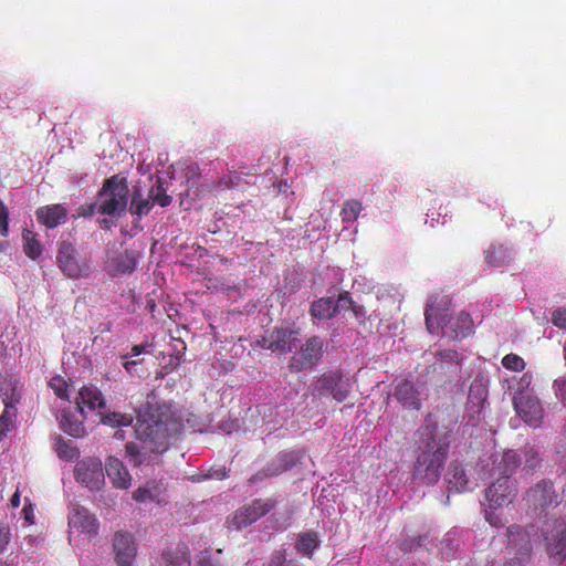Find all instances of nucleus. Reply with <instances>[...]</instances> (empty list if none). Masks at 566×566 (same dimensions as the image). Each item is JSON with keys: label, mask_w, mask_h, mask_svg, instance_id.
Segmentation results:
<instances>
[{"label": "nucleus", "mask_w": 566, "mask_h": 566, "mask_svg": "<svg viewBox=\"0 0 566 566\" xmlns=\"http://www.w3.org/2000/svg\"><path fill=\"white\" fill-rule=\"evenodd\" d=\"M488 385L483 377H475L470 385L467 409L473 413H480L488 399Z\"/></svg>", "instance_id": "6ab92c4d"}, {"label": "nucleus", "mask_w": 566, "mask_h": 566, "mask_svg": "<svg viewBox=\"0 0 566 566\" xmlns=\"http://www.w3.org/2000/svg\"><path fill=\"white\" fill-rule=\"evenodd\" d=\"M446 481L450 492L461 493L468 490L469 480L462 464L458 461H452L449 464Z\"/></svg>", "instance_id": "5701e85b"}, {"label": "nucleus", "mask_w": 566, "mask_h": 566, "mask_svg": "<svg viewBox=\"0 0 566 566\" xmlns=\"http://www.w3.org/2000/svg\"><path fill=\"white\" fill-rule=\"evenodd\" d=\"M451 298L443 293H436L428 300L424 318L429 333L438 335L441 331L449 326Z\"/></svg>", "instance_id": "423d86ee"}, {"label": "nucleus", "mask_w": 566, "mask_h": 566, "mask_svg": "<svg viewBox=\"0 0 566 566\" xmlns=\"http://www.w3.org/2000/svg\"><path fill=\"white\" fill-rule=\"evenodd\" d=\"M145 349H146V346L143 344L134 345L132 347V352H130L129 356H139L140 354H143L145 352Z\"/></svg>", "instance_id": "13d9d810"}, {"label": "nucleus", "mask_w": 566, "mask_h": 566, "mask_svg": "<svg viewBox=\"0 0 566 566\" xmlns=\"http://www.w3.org/2000/svg\"><path fill=\"white\" fill-rule=\"evenodd\" d=\"M492 510L493 509L485 510V520L494 527L502 526L501 517L496 515Z\"/></svg>", "instance_id": "864d4df0"}, {"label": "nucleus", "mask_w": 566, "mask_h": 566, "mask_svg": "<svg viewBox=\"0 0 566 566\" xmlns=\"http://www.w3.org/2000/svg\"><path fill=\"white\" fill-rule=\"evenodd\" d=\"M450 335L452 338H465L473 333V319L470 314L461 312L455 318L451 317Z\"/></svg>", "instance_id": "393cba45"}, {"label": "nucleus", "mask_w": 566, "mask_h": 566, "mask_svg": "<svg viewBox=\"0 0 566 566\" xmlns=\"http://www.w3.org/2000/svg\"><path fill=\"white\" fill-rule=\"evenodd\" d=\"M0 234L2 237H8L9 234V211L0 199Z\"/></svg>", "instance_id": "a18cd8bd"}, {"label": "nucleus", "mask_w": 566, "mask_h": 566, "mask_svg": "<svg viewBox=\"0 0 566 566\" xmlns=\"http://www.w3.org/2000/svg\"><path fill=\"white\" fill-rule=\"evenodd\" d=\"M138 256V252L125 250L123 253L112 259L109 266L114 274L132 273L136 268Z\"/></svg>", "instance_id": "b1692460"}, {"label": "nucleus", "mask_w": 566, "mask_h": 566, "mask_svg": "<svg viewBox=\"0 0 566 566\" xmlns=\"http://www.w3.org/2000/svg\"><path fill=\"white\" fill-rule=\"evenodd\" d=\"M352 381L340 370L322 374L312 385L313 398L332 397L337 402H343L349 396Z\"/></svg>", "instance_id": "20e7f679"}, {"label": "nucleus", "mask_w": 566, "mask_h": 566, "mask_svg": "<svg viewBox=\"0 0 566 566\" xmlns=\"http://www.w3.org/2000/svg\"><path fill=\"white\" fill-rule=\"evenodd\" d=\"M129 188L126 178L118 175L107 178L97 193L96 209L101 214L119 217L126 211Z\"/></svg>", "instance_id": "7ed1b4c3"}, {"label": "nucleus", "mask_w": 566, "mask_h": 566, "mask_svg": "<svg viewBox=\"0 0 566 566\" xmlns=\"http://www.w3.org/2000/svg\"><path fill=\"white\" fill-rule=\"evenodd\" d=\"M76 405L80 412L84 413V408L91 411L104 408L105 399L95 386H83L76 397Z\"/></svg>", "instance_id": "412c9836"}, {"label": "nucleus", "mask_w": 566, "mask_h": 566, "mask_svg": "<svg viewBox=\"0 0 566 566\" xmlns=\"http://www.w3.org/2000/svg\"><path fill=\"white\" fill-rule=\"evenodd\" d=\"M10 502L12 507H18L20 505V493L18 491L12 495Z\"/></svg>", "instance_id": "052dcab7"}, {"label": "nucleus", "mask_w": 566, "mask_h": 566, "mask_svg": "<svg viewBox=\"0 0 566 566\" xmlns=\"http://www.w3.org/2000/svg\"><path fill=\"white\" fill-rule=\"evenodd\" d=\"M290 467H291V463L286 461V455H283V457L277 458L272 463L268 464L264 468V471H265L264 474L268 475L269 478L277 476V475L282 474L283 472H285Z\"/></svg>", "instance_id": "ea45409f"}, {"label": "nucleus", "mask_w": 566, "mask_h": 566, "mask_svg": "<svg viewBox=\"0 0 566 566\" xmlns=\"http://www.w3.org/2000/svg\"><path fill=\"white\" fill-rule=\"evenodd\" d=\"M338 305L332 297H322L311 304L310 314L314 318L328 319L337 314Z\"/></svg>", "instance_id": "bb28decb"}, {"label": "nucleus", "mask_w": 566, "mask_h": 566, "mask_svg": "<svg viewBox=\"0 0 566 566\" xmlns=\"http://www.w3.org/2000/svg\"><path fill=\"white\" fill-rule=\"evenodd\" d=\"M323 354V338L317 335L311 336L301 345L298 352L292 356L290 368L292 371L311 369L321 360Z\"/></svg>", "instance_id": "6e6552de"}, {"label": "nucleus", "mask_w": 566, "mask_h": 566, "mask_svg": "<svg viewBox=\"0 0 566 566\" xmlns=\"http://www.w3.org/2000/svg\"><path fill=\"white\" fill-rule=\"evenodd\" d=\"M517 492L516 483L507 479V476H500L485 490V499L489 502V507L496 510L504 504L511 503Z\"/></svg>", "instance_id": "f8f14e48"}, {"label": "nucleus", "mask_w": 566, "mask_h": 566, "mask_svg": "<svg viewBox=\"0 0 566 566\" xmlns=\"http://www.w3.org/2000/svg\"><path fill=\"white\" fill-rule=\"evenodd\" d=\"M188 174H191V177L199 176V167L196 164H192L188 167Z\"/></svg>", "instance_id": "680f3d73"}, {"label": "nucleus", "mask_w": 566, "mask_h": 566, "mask_svg": "<svg viewBox=\"0 0 566 566\" xmlns=\"http://www.w3.org/2000/svg\"><path fill=\"white\" fill-rule=\"evenodd\" d=\"M54 449L57 457L62 460L71 461L78 458L80 455L78 448L61 437L56 439Z\"/></svg>", "instance_id": "f704fd0d"}, {"label": "nucleus", "mask_w": 566, "mask_h": 566, "mask_svg": "<svg viewBox=\"0 0 566 566\" xmlns=\"http://www.w3.org/2000/svg\"><path fill=\"white\" fill-rule=\"evenodd\" d=\"M264 473H265V471H264V469H262V470H260L259 472H256L255 474H253V475L249 479V481H250L251 483H258V482H260V481H262V480H264V479L269 478V476H268V475H265Z\"/></svg>", "instance_id": "4d7b16f0"}, {"label": "nucleus", "mask_w": 566, "mask_h": 566, "mask_svg": "<svg viewBox=\"0 0 566 566\" xmlns=\"http://www.w3.org/2000/svg\"><path fill=\"white\" fill-rule=\"evenodd\" d=\"M439 356L446 361L455 363L458 365L462 361V356L453 349L441 350L439 352Z\"/></svg>", "instance_id": "09e8293b"}, {"label": "nucleus", "mask_w": 566, "mask_h": 566, "mask_svg": "<svg viewBox=\"0 0 566 566\" xmlns=\"http://www.w3.org/2000/svg\"><path fill=\"white\" fill-rule=\"evenodd\" d=\"M210 476H217L218 479H223L227 476L226 468H222L220 471H217L213 474H210Z\"/></svg>", "instance_id": "0e129e2a"}, {"label": "nucleus", "mask_w": 566, "mask_h": 566, "mask_svg": "<svg viewBox=\"0 0 566 566\" xmlns=\"http://www.w3.org/2000/svg\"><path fill=\"white\" fill-rule=\"evenodd\" d=\"M163 558L169 566H190V553L185 544L167 549Z\"/></svg>", "instance_id": "cd10ccee"}, {"label": "nucleus", "mask_w": 566, "mask_h": 566, "mask_svg": "<svg viewBox=\"0 0 566 566\" xmlns=\"http://www.w3.org/2000/svg\"><path fill=\"white\" fill-rule=\"evenodd\" d=\"M350 310L353 311V313L356 317H361L365 314L364 307L360 305H357L356 303L354 304V306L350 307Z\"/></svg>", "instance_id": "bf43d9fd"}, {"label": "nucleus", "mask_w": 566, "mask_h": 566, "mask_svg": "<svg viewBox=\"0 0 566 566\" xmlns=\"http://www.w3.org/2000/svg\"><path fill=\"white\" fill-rule=\"evenodd\" d=\"M521 464V458L514 450H507L503 453L502 459L499 463V471L501 476H507V479H511V476L515 473L516 469Z\"/></svg>", "instance_id": "7c9ffc66"}, {"label": "nucleus", "mask_w": 566, "mask_h": 566, "mask_svg": "<svg viewBox=\"0 0 566 566\" xmlns=\"http://www.w3.org/2000/svg\"><path fill=\"white\" fill-rule=\"evenodd\" d=\"M219 560H213L208 551H203L198 556L195 566H219Z\"/></svg>", "instance_id": "8fccbe9b"}, {"label": "nucleus", "mask_w": 566, "mask_h": 566, "mask_svg": "<svg viewBox=\"0 0 566 566\" xmlns=\"http://www.w3.org/2000/svg\"><path fill=\"white\" fill-rule=\"evenodd\" d=\"M336 304L338 305V307L340 306L343 308H350L352 306H354L355 302L348 292H343L338 295Z\"/></svg>", "instance_id": "603ef678"}, {"label": "nucleus", "mask_w": 566, "mask_h": 566, "mask_svg": "<svg viewBox=\"0 0 566 566\" xmlns=\"http://www.w3.org/2000/svg\"><path fill=\"white\" fill-rule=\"evenodd\" d=\"M15 418L17 409L4 407V410L0 416V440H2L8 434V432L12 430L14 427Z\"/></svg>", "instance_id": "e433bc0d"}, {"label": "nucleus", "mask_w": 566, "mask_h": 566, "mask_svg": "<svg viewBox=\"0 0 566 566\" xmlns=\"http://www.w3.org/2000/svg\"><path fill=\"white\" fill-rule=\"evenodd\" d=\"M126 453L129 457L130 461L135 465H139L143 462L142 453L139 447L134 442H128L125 447Z\"/></svg>", "instance_id": "49530a36"}, {"label": "nucleus", "mask_w": 566, "mask_h": 566, "mask_svg": "<svg viewBox=\"0 0 566 566\" xmlns=\"http://www.w3.org/2000/svg\"><path fill=\"white\" fill-rule=\"evenodd\" d=\"M154 203L151 199L144 198L140 189L134 188L130 206H129V212L134 216H137L138 218H142L144 216H147L150 210L153 209Z\"/></svg>", "instance_id": "c85d7f7f"}, {"label": "nucleus", "mask_w": 566, "mask_h": 566, "mask_svg": "<svg viewBox=\"0 0 566 566\" xmlns=\"http://www.w3.org/2000/svg\"><path fill=\"white\" fill-rule=\"evenodd\" d=\"M547 553L562 562L566 557V523L555 521L554 533L545 536Z\"/></svg>", "instance_id": "f3484780"}, {"label": "nucleus", "mask_w": 566, "mask_h": 566, "mask_svg": "<svg viewBox=\"0 0 566 566\" xmlns=\"http://www.w3.org/2000/svg\"><path fill=\"white\" fill-rule=\"evenodd\" d=\"M240 177L235 172H230L229 175L223 176L216 182L214 187L218 189H231L238 186V181Z\"/></svg>", "instance_id": "c03bdc74"}, {"label": "nucleus", "mask_w": 566, "mask_h": 566, "mask_svg": "<svg viewBox=\"0 0 566 566\" xmlns=\"http://www.w3.org/2000/svg\"><path fill=\"white\" fill-rule=\"evenodd\" d=\"M56 263L61 272L69 279L78 280L91 274L90 262L78 255L76 248L70 241L60 242Z\"/></svg>", "instance_id": "39448f33"}, {"label": "nucleus", "mask_w": 566, "mask_h": 566, "mask_svg": "<svg viewBox=\"0 0 566 566\" xmlns=\"http://www.w3.org/2000/svg\"><path fill=\"white\" fill-rule=\"evenodd\" d=\"M361 211V202L358 200H347L340 211V217L344 222L355 221Z\"/></svg>", "instance_id": "58836bf2"}, {"label": "nucleus", "mask_w": 566, "mask_h": 566, "mask_svg": "<svg viewBox=\"0 0 566 566\" xmlns=\"http://www.w3.org/2000/svg\"><path fill=\"white\" fill-rule=\"evenodd\" d=\"M528 556H515L513 558L507 559L503 566H526Z\"/></svg>", "instance_id": "5fc2aeb1"}, {"label": "nucleus", "mask_w": 566, "mask_h": 566, "mask_svg": "<svg viewBox=\"0 0 566 566\" xmlns=\"http://www.w3.org/2000/svg\"><path fill=\"white\" fill-rule=\"evenodd\" d=\"M420 394L410 380H402L395 390L396 399L406 409L419 410L421 407Z\"/></svg>", "instance_id": "4be33fe9"}, {"label": "nucleus", "mask_w": 566, "mask_h": 566, "mask_svg": "<svg viewBox=\"0 0 566 566\" xmlns=\"http://www.w3.org/2000/svg\"><path fill=\"white\" fill-rule=\"evenodd\" d=\"M298 335L296 328L275 327L262 338L261 346L277 354L290 353L296 346Z\"/></svg>", "instance_id": "9b49d317"}, {"label": "nucleus", "mask_w": 566, "mask_h": 566, "mask_svg": "<svg viewBox=\"0 0 566 566\" xmlns=\"http://www.w3.org/2000/svg\"><path fill=\"white\" fill-rule=\"evenodd\" d=\"M525 501L533 510L545 511L557 506L562 499L551 480H542L527 490Z\"/></svg>", "instance_id": "1a4fd4ad"}, {"label": "nucleus", "mask_w": 566, "mask_h": 566, "mask_svg": "<svg viewBox=\"0 0 566 566\" xmlns=\"http://www.w3.org/2000/svg\"><path fill=\"white\" fill-rule=\"evenodd\" d=\"M485 261L493 268H500L509 264L511 261L509 249L502 244L491 245L485 251Z\"/></svg>", "instance_id": "c756f323"}, {"label": "nucleus", "mask_w": 566, "mask_h": 566, "mask_svg": "<svg viewBox=\"0 0 566 566\" xmlns=\"http://www.w3.org/2000/svg\"><path fill=\"white\" fill-rule=\"evenodd\" d=\"M50 387L53 389L54 394L59 398L69 400V398H70L69 384L64 378H62L61 376H55V377L51 378Z\"/></svg>", "instance_id": "79ce46f5"}, {"label": "nucleus", "mask_w": 566, "mask_h": 566, "mask_svg": "<svg viewBox=\"0 0 566 566\" xmlns=\"http://www.w3.org/2000/svg\"><path fill=\"white\" fill-rule=\"evenodd\" d=\"M148 197L154 205L157 203L163 208L170 206L172 202V198L167 195V189L164 187L161 178H157L155 185L149 190Z\"/></svg>", "instance_id": "72a5a7b5"}, {"label": "nucleus", "mask_w": 566, "mask_h": 566, "mask_svg": "<svg viewBox=\"0 0 566 566\" xmlns=\"http://www.w3.org/2000/svg\"><path fill=\"white\" fill-rule=\"evenodd\" d=\"M182 423L167 407L149 408L138 418L136 432L145 442L153 443L150 451L163 453L168 449L172 437L181 432Z\"/></svg>", "instance_id": "f03ea898"}, {"label": "nucleus", "mask_w": 566, "mask_h": 566, "mask_svg": "<svg viewBox=\"0 0 566 566\" xmlns=\"http://www.w3.org/2000/svg\"><path fill=\"white\" fill-rule=\"evenodd\" d=\"M128 357V355H125L123 357L124 359V363H123V366L124 368L127 370V373L129 374H133L135 367L140 363L139 360H127L126 358Z\"/></svg>", "instance_id": "6e6d98bb"}, {"label": "nucleus", "mask_w": 566, "mask_h": 566, "mask_svg": "<svg viewBox=\"0 0 566 566\" xmlns=\"http://www.w3.org/2000/svg\"><path fill=\"white\" fill-rule=\"evenodd\" d=\"M0 398L2 399L4 407L15 408L21 400V395L15 386L8 385L4 387L2 385L0 387Z\"/></svg>", "instance_id": "c9c22d12"}, {"label": "nucleus", "mask_w": 566, "mask_h": 566, "mask_svg": "<svg viewBox=\"0 0 566 566\" xmlns=\"http://www.w3.org/2000/svg\"><path fill=\"white\" fill-rule=\"evenodd\" d=\"M35 214L41 224L46 228L54 229L66 221L69 212L62 205H49L40 207Z\"/></svg>", "instance_id": "aec40b11"}, {"label": "nucleus", "mask_w": 566, "mask_h": 566, "mask_svg": "<svg viewBox=\"0 0 566 566\" xmlns=\"http://www.w3.org/2000/svg\"><path fill=\"white\" fill-rule=\"evenodd\" d=\"M513 405L516 413L525 423L536 428L543 421V408L539 400L530 395H520L514 397Z\"/></svg>", "instance_id": "ddd939ff"}, {"label": "nucleus", "mask_w": 566, "mask_h": 566, "mask_svg": "<svg viewBox=\"0 0 566 566\" xmlns=\"http://www.w3.org/2000/svg\"><path fill=\"white\" fill-rule=\"evenodd\" d=\"M416 437L417 459L412 470L413 479L426 485H434L440 480L448 458L450 436L438 433V422L432 415H428L416 431Z\"/></svg>", "instance_id": "f257e3e1"}, {"label": "nucleus", "mask_w": 566, "mask_h": 566, "mask_svg": "<svg viewBox=\"0 0 566 566\" xmlns=\"http://www.w3.org/2000/svg\"><path fill=\"white\" fill-rule=\"evenodd\" d=\"M133 421V416L128 413L108 412L102 417V422L112 427H128Z\"/></svg>", "instance_id": "4c0bfd02"}, {"label": "nucleus", "mask_w": 566, "mask_h": 566, "mask_svg": "<svg viewBox=\"0 0 566 566\" xmlns=\"http://www.w3.org/2000/svg\"><path fill=\"white\" fill-rule=\"evenodd\" d=\"M9 248V243L7 241H0V253L4 252Z\"/></svg>", "instance_id": "338daca9"}, {"label": "nucleus", "mask_w": 566, "mask_h": 566, "mask_svg": "<svg viewBox=\"0 0 566 566\" xmlns=\"http://www.w3.org/2000/svg\"><path fill=\"white\" fill-rule=\"evenodd\" d=\"M507 537L510 545L518 547L523 551V555L528 556L531 553V535L520 525H511L507 527Z\"/></svg>", "instance_id": "a878e982"}, {"label": "nucleus", "mask_w": 566, "mask_h": 566, "mask_svg": "<svg viewBox=\"0 0 566 566\" xmlns=\"http://www.w3.org/2000/svg\"><path fill=\"white\" fill-rule=\"evenodd\" d=\"M552 322L556 327L566 331V308L555 310L552 315Z\"/></svg>", "instance_id": "de8ad7c7"}, {"label": "nucleus", "mask_w": 566, "mask_h": 566, "mask_svg": "<svg viewBox=\"0 0 566 566\" xmlns=\"http://www.w3.org/2000/svg\"><path fill=\"white\" fill-rule=\"evenodd\" d=\"M69 525L86 534H95L98 528V523L94 515L81 505L73 506L69 515Z\"/></svg>", "instance_id": "dca6fc26"}, {"label": "nucleus", "mask_w": 566, "mask_h": 566, "mask_svg": "<svg viewBox=\"0 0 566 566\" xmlns=\"http://www.w3.org/2000/svg\"><path fill=\"white\" fill-rule=\"evenodd\" d=\"M62 430L75 438H80L84 434L85 428L82 422L72 421L69 417H64L61 421Z\"/></svg>", "instance_id": "a19ab883"}, {"label": "nucleus", "mask_w": 566, "mask_h": 566, "mask_svg": "<svg viewBox=\"0 0 566 566\" xmlns=\"http://www.w3.org/2000/svg\"><path fill=\"white\" fill-rule=\"evenodd\" d=\"M275 500L255 499L251 503L240 507L235 512L231 523L237 530L247 527L260 520L262 516L266 515L275 507Z\"/></svg>", "instance_id": "9d476101"}, {"label": "nucleus", "mask_w": 566, "mask_h": 566, "mask_svg": "<svg viewBox=\"0 0 566 566\" xmlns=\"http://www.w3.org/2000/svg\"><path fill=\"white\" fill-rule=\"evenodd\" d=\"M283 566H300V565H297V564H295V563H293V562H289V563H286V564H285V565H283Z\"/></svg>", "instance_id": "774afa93"}, {"label": "nucleus", "mask_w": 566, "mask_h": 566, "mask_svg": "<svg viewBox=\"0 0 566 566\" xmlns=\"http://www.w3.org/2000/svg\"><path fill=\"white\" fill-rule=\"evenodd\" d=\"M113 547L118 566H130L133 564L137 547L132 534L125 532L115 533Z\"/></svg>", "instance_id": "4468645a"}, {"label": "nucleus", "mask_w": 566, "mask_h": 566, "mask_svg": "<svg viewBox=\"0 0 566 566\" xmlns=\"http://www.w3.org/2000/svg\"><path fill=\"white\" fill-rule=\"evenodd\" d=\"M0 566H15L13 559L12 560H2L0 559Z\"/></svg>", "instance_id": "69168bd1"}, {"label": "nucleus", "mask_w": 566, "mask_h": 566, "mask_svg": "<svg viewBox=\"0 0 566 566\" xmlns=\"http://www.w3.org/2000/svg\"><path fill=\"white\" fill-rule=\"evenodd\" d=\"M10 536L9 527L0 523V554L7 548L10 542Z\"/></svg>", "instance_id": "3c124183"}, {"label": "nucleus", "mask_w": 566, "mask_h": 566, "mask_svg": "<svg viewBox=\"0 0 566 566\" xmlns=\"http://www.w3.org/2000/svg\"><path fill=\"white\" fill-rule=\"evenodd\" d=\"M105 472L116 489L126 490L130 486L132 476L119 459L109 457L105 464Z\"/></svg>", "instance_id": "a211bd4d"}, {"label": "nucleus", "mask_w": 566, "mask_h": 566, "mask_svg": "<svg viewBox=\"0 0 566 566\" xmlns=\"http://www.w3.org/2000/svg\"><path fill=\"white\" fill-rule=\"evenodd\" d=\"M74 479L91 491H98L105 483L103 463L96 457H86L76 462Z\"/></svg>", "instance_id": "0eeeda50"}, {"label": "nucleus", "mask_w": 566, "mask_h": 566, "mask_svg": "<svg viewBox=\"0 0 566 566\" xmlns=\"http://www.w3.org/2000/svg\"><path fill=\"white\" fill-rule=\"evenodd\" d=\"M22 239L24 253L32 260L38 259L42 254V245L35 233L31 230H24Z\"/></svg>", "instance_id": "473e14b6"}, {"label": "nucleus", "mask_w": 566, "mask_h": 566, "mask_svg": "<svg viewBox=\"0 0 566 566\" xmlns=\"http://www.w3.org/2000/svg\"><path fill=\"white\" fill-rule=\"evenodd\" d=\"M283 562H284V556L282 554H280L272 559L270 566H273L274 564H276V566H280L281 564H283Z\"/></svg>", "instance_id": "e2e57ef3"}, {"label": "nucleus", "mask_w": 566, "mask_h": 566, "mask_svg": "<svg viewBox=\"0 0 566 566\" xmlns=\"http://www.w3.org/2000/svg\"><path fill=\"white\" fill-rule=\"evenodd\" d=\"M319 541L315 532L302 533L296 543V551L307 557H312L314 551L318 547Z\"/></svg>", "instance_id": "2f4dec72"}, {"label": "nucleus", "mask_w": 566, "mask_h": 566, "mask_svg": "<svg viewBox=\"0 0 566 566\" xmlns=\"http://www.w3.org/2000/svg\"><path fill=\"white\" fill-rule=\"evenodd\" d=\"M502 366L512 371H522L525 368L524 359L516 354H507L502 358Z\"/></svg>", "instance_id": "37998d69"}, {"label": "nucleus", "mask_w": 566, "mask_h": 566, "mask_svg": "<svg viewBox=\"0 0 566 566\" xmlns=\"http://www.w3.org/2000/svg\"><path fill=\"white\" fill-rule=\"evenodd\" d=\"M167 488L163 481H149L133 492V499L139 503L154 502L159 505L167 503Z\"/></svg>", "instance_id": "2eb2a0df"}]
</instances>
